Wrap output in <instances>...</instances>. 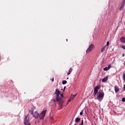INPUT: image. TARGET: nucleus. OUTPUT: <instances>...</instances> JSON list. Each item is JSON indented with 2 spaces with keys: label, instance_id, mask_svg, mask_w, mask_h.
I'll return each instance as SVG.
<instances>
[{
  "label": "nucleus",
  "instance_id": "obj_16",
  "mask_svg": "<svg viewBox=\"0 0 125 125\" xmlns=\"http://www.w3.org/2000/svg\"><path fill=\"white\" fill-rule=\"evenodd\" d=\"M108 70H109V68H108V67H105L104 68V71H108Z\"/></svg>",
  "mask_w": 125,
  "mask_h": 125
},
{
  "label": "nucleus",
  "instance_id": "obj_24",
  "mask_svg": "<svg viewBox=\"0 0 125 125\" xmlns=\"http://www.w3.org/2000/svg\"><path fill=\"white\" fill-rule=\"evenodd\" d=\"M71 100H72L70 98L68 100V103H69V102H71Z\"/></svg>",
  "mask_w": 125,
  "mask_h": 125
},
{
  "label": "nucleus",
  "instance_id": "obj_8",
  "mask_svg": "<svg viewBox=\"0 0 125 125\" xmlns=\"http://www.w3.org/2000/svg\"><path fill=\"white\" fill-rule=\"evenodd\" d=\"M120 41L121 42H122V43H125V37H122L121 39H120Z\"/></svg>",
  "mask_w": 125,
  "mask_h": 125
},
{
  "label": "nucleus",
  "instance_id": "obj_9",
  "mask_svg": "<svg viewBox=\"0 0 125 125\" xmlns=\"http://www.w3.org/2000/svg\"><path fill=\"white\" fill-rule=\"evenodd\" d=\"M114 89H115V92L116 93L119 92V89L118 86H115L114 87Z\"/></svg>",
  "mask_w": 125,
  "mask_h": 125
},
{
  "label": "nucleus",
  "instance_id": "obj_19",
  "mask_svg": "<svg viewBox=\"0 0 125 125\" xmlns=\"http://www.w3.org/2000/svg\"><path fill=\"white\" fill-rule=\"evenodd\" d=\"M70 98L71 99V100H73L75 98V97L72 95L70 97Z\"/></svg>",
  "mask_w": 125,
  "mask_h": 125
},
{
  "label": "nucleus",
  "instance_id": "obj_1",
  "mask_svg": "<svg viewBox=\"0 0 125 125\" xmlns=\"http://www.w3.org/2000/svg\"><path fill=\"white\" fill-rule=\"evenodd\" d=\"M55 94L57 95L56 100L59 102L58 104L60 107H62L64 101L62 100L63 98V94H60V91L58 89H56Z\"/></svg>",
  "mask_w": 125,
  "mask_h": 125
},
{
  "label": "nucleus",
  "instance_id": "obj_28",
  "mask_svg": "<svg viewBox=\"0 0 125 125\" xmlns=\"http://www.w3.org/2000/svg\"><path fill=\"white\" fill-rule=\"evenodd\" d=\"M83 114V111H81V112H80V115H81V116H82Z\"/></svg>",
  "mask_w": 125,
  "mask_h": 125
},
{
  "label": "nucleus",
  "instance_id": "obj_7",
  "mask_svg": "<svg viewBox=\"0 0 125 125\" xmlns=\"http://www.w3.org/2000/svg\"><path fill=\"white\" fill-rule=\"evenodd\" d=\"M25 121L27 122L29 121V114H27L26 116H25L24 120V123H25Z\"/></svg>",
  "mask_w": 125,
  "mask_h": 125
},
{
  "label": "nucleus",
  "instance_id": "obj_29",
  "mask_svg": "<svg viewBox=\"0 0 125 125\" xmlns=\"http://www.w3.org/2000/svg\"><path fill=\"white\" fill-rule=\"evenodd\" d=\"M73 96H74V97H76V96H77V94H75V95H72Z\"/></svg>",
  "mask_w": 125,
  "mask_h": 125
},
{
  "label": "nucleus",
  "instance_id": "obj_22",
  "mask_svg": "<svg viewBox=\"0 0 125 125\" xmlns=\"http://www.w3.org/2000/svg\"><path fill=\"white\" fill-rule=\"evenodd\" d=\"M122 102H125V97L122 98Z\"/></svg>",
  "mask_w": 125,
  "mask_h": 125
},
{
  "label": "nucleus",
  "instance_id": "obj_12",
  "mask_svg": "<svg viewBox=\"0 0 125 125\" xmlns=\"http://www.w3.org/2000/svg\"><path fill=\"white\" fill-rule=\"evenodd\" d=\"M75 123H79V122H81V118H76L75 120Z\"/></svg>",
  "mask_w": 125,
  "mask_h": 125
},
{
  "label": "nucleus",
  "instance_id": "obj_21",
  "mask_svg": "<svg viewBox=\"0 0 125 125\" xmlns=\"http://www.w3.org/2000/svg\"><path fill=\"white\" fill-rule=\"evenodd\" d=\"M111 67H112V65L109 64V65H108L107 68H108V69H110V68H111Z\"/></svg>",
  "mask_w": 125,
  "mask_h": 125
},
{
  "label": "nucleus",
  "instance_id": "obj_32",
  "mask_svg": "<svg viewBox=\"0 0 125 125\" xmlns=\"http://www.w3.org/2000/svg\"><path fill=\"white\" fill-rule=\"evenodd\" d=\"M125 56V54H123V57H124V56Z\"/></svg>",
  "mask_w": 125,
  "mask_h": 125
},
{
  "label": "nucleus",
  "instance_id": "obj_26",
  "mask_svg": "<svg viewBox=\"0 0 125 125\" xmlns=\"http://www.w3.org/2000/svg\"><path fill=\"white\" fill-rule=\"evenodd\" d=\"M80 125H83V120H82Z\"/></svg>",
  "mask_w": 125,
  "mask_h": 125
},
{
  "label": "nucleus",
  "instance_id": "obj_10",
  "mask_svg": "<svg viewBox=\"0 0 125 125\" xmlns=\"http://www.w3.org/2000/svg\"><path fill=\"white\" fill-rule=\"evenodd\" d=\"M107 47V45H104L103 48L101 50V52H104V51H105V49H106V48Z\"/></svg>",
  "mask_w": 125,
  "mask_h": 125
},
{
  "label": "nucleus",
  "instance_id": "obj_11",
  "mask_svg": "<svg viewBox=\"0 0 125 125\" xmlns=\"http://www.w3.org/2000/svg\"><path fill=\"white\" fill-rule=\"evenodd\" d=\"M107 80H108V76H106V77L102 79V82L103 83H104V82H106V81H107Z\"/></svg>",
  "mask_w": 125,
  "mask_h": 125
},
{
  "label": "nucleus",
  "instance_id": "obj_17",
  "mask_svg": "<svg viewBox=\"0 0 125 125\" xmlns=\"http://www.w3.org/2000/svg\"><path fill=\"white\" fill-rule=\"evenodd\" d=\"M62 84H66V83H67V81L63 80V81H62Z\"/></svg>",
  "mask_w": 125,
  "mask_h": 125
},
{
  "label": "nucleus",
  "instance_id": "obj_2",
  "mask_svg": "<svg viewBox=\"0 0 125 125\" xmlns=\"http://www.w3.org/2000/svg\"><path fill=\"white\" fill-rule=\"evenodd\" d=\"M35 109H36V107L33 106L32 108H31L30 110H29V112L31 115H33V116L34 118H35V119H38V118H39V114L38 113V111H35L34 113V110H35Z\"/></svg>",
  "mask_w": 125,
  "mask_h": 125
},
{
  "label": "nucleus",
  "instance_id": "obj_34",
  "mask_svg": "<svg viewBox=\"0 0 125 125\" xmlns=\"http://www.w3.org/2000/svg\"><path fill=\"white\" fill-rule=\"evenodd\" d=\"M65 88H66V87H64V90H65Z\"/></svg>",
  "mask_w": 125,
  "mask_h": 125
},
{
  "label": "nucleus",
  "instance_id": "obj_35",
  "mask_svg": "<svg viewBox=\"0 0 125 125\" xmlns=\"http://www.w3.org/2000/svg\"><path fill=\"white\" fill-rule=\"evenodd\" d=\"M66 42H68V39H66Z\"/></svg>",
  "mask_w": 125,
  "mask_h": 125
},
{
  "label": "nucleus",
  "instance_id": "obj_4",
  "mask_svg": "<svg viewBox=\"0 0 125 125\" xmlns=\"http://www.w3.org/2000/svg\"><path fill=\"white\" fill-rule=\"evenodd\" d=\"M104 92H100L97 98L99 101H102L104 98Z\"/></svg>",
  "mask_w": 125,
  "mask_h": 125
},
{
  "label": "nucleus",
  "instance_id": "obj_15",
  "mask_svg": "<svg viewBox=\"0 0 125 125\" xmlns=\"http://www.w3.org/2000/svg\"><path fill=\"white\" fill-rule=\"evenodd\" d=\"M125 7V5H123L122 4L120 8V10H123V9H124V8Z\"/></svg>",
  "mask_w": 125,
  "mask_h": 125
},
{
  "label": "nucleus",
  "instance_id": "obj_6",
  "mask_svg": "<svg viewBox=\"0 0 125 125\" xmlns=\"http://www.w3.org/2000/svg\"><path fill=\"white\" fill-rule=\"evenodd\" d=\"M100 88H101V85H98L94 88V92L95 95H96V94H97V93H98V90L100 89Z\"/></svg>",
  "mask_w": 125,
  "mask_h": 125
},
{
  "label": "nucleus",
  "instance_id": "obj_5",
  "mask_svg": "<svg viewBox=\"0 0 125 125\" xmlns=\"http://www.w3.org/2000/svg\"><path fill=\"white\" fill-rule=\"evenodd\" d=\"M93 48H94V44L91 43L89 45V47L86 50V53H89V52H91V51H92V49H93Z\"/></svg>",
  "mask_w": 125,
  "mask_h": 125
},
{
  "label": "nucleus",
  "instance_id": "obj_18",
  "mask_svg": "<svg viewBox=\"0 0 125 125\" xmlns=\"http://www.w3.org/2000/svg\"><path fill=\"white\" fill-rule=\"evenodd\" d=\"M123 80L125 83V73L123 74Z\"/></svg>",
  "mask_w": 125,
  "mask_h": 125
},
{
  "label": "nucleus",
  "instance_id": "obj_36",
  "mask_svg": "<svg viewBox=\"0 0 125 125\" xmlns=\"http://www.w3.org/2000/svg\"><path fill=\"white\" fill-rule=\"evenodd\" d=\"M74 125H77V124H75Z\"/></svg>",
  "mask_w": 125,
  "mask_h": 125
},
{
  "label": "nucleus",
  "instance_id": "obj_3",
  "mask_svg": "<svg viewBox=\"0 0 125 125\" xmlns=\"http://www.w3.org/2000/svg\"><path fill=\"white\" fill-rule=\"evenodd\" d=\"M46 112H47V110H43L39 115V118L40 120H43L44 119V117H45V114H46Z\"/></svg>",
  "mask_w": 125,
  "mask_h": 125
},
{
  "label": "nucleus",
  "instance_id": "obj_23",
  "mask_svg": "<svg viewBox=\"0 0 125 125\" xmlns=\"http://www.w3.org/2000/svg\"><path fill=\"white\" fill-rule=\"evenodd\" d=\"M122 4H123V5H125V0H124Z\"/></svg>",
  "mask_w": 125,
  "mask_h": 125
},
{
  "label": "nucleus",
  "instance_id": "obj_20",
  "mask_svg": "<svg viewBox=\"0 0 125 125\" xmlns=\"http://www.w3.org/2000/svg\"><path fill=\"white\" fill-rule=\"evenodd\" d=\"M109 43H110V42H106V45H106V46H108Z\"/></svg>",
  "mask_w": 125,
  "mask_h": 125
},
{
  "label": "nucleus",
  "instance_id": "obj_37",
  "mask_svg": "<svg viewBox=\"0 0 125 125\" xmlns=\"http://www.w3.org/2000/svg\"><path fill=\"white\" fill-rule=\"evenodd\" d=\"M124 65H125V63H124Z\"/></svg>",
  "mask_w": 125,
  "mask_h": 125
},
{
  "label": "nucleus",
  "instance_id": "obj_25",
  "mask_svg": "<svg viewBox=\"0 0 125 125\" xmlns=\"http://www.w3.org/2000/svg\"><path fill=\"white\" fill-rule=\"evenodd\" d=\"M50 121H53V117H50Z\"/></svg>",
  "mask_w": 125,
  "mask_h": 125
},
{
  "label": "nucleus",
  "instance_id": "obj_33",
  "mask_svg": "<svg viewBox=\"0 0 125 125\" xmlns=\"http://www.w3.org/2000/svg\"><path fill=\"white\" fill-rule=\"evenodd\" d=\"M66 104H67V105H68V104H69V103H68V101H67Z\"/></svg>",
  "mask_w": 125,
  "mask_h": 125
},
{
  "label": "nucleus",
  "instance_id": "obj_31",
  "mask_svg": "<svg viewBox=\"0 0 125 125\" xmlns=\"http://www.w3.org/2000/svg\"><path fill=\"white\" fill-rule=\"evenodd\" d=\"M52 81V82H54V78H53Z\"/></svg>",
  "mask_w": 125,
  "mask_h": 125
},
{
  "label": "nucleus",
  "instance_id": "obj_38",
  "mask_svg": "<svg viewBox=\"0 0 125 125\" xmlns=\"http://www.w3.org/2000/svg\"><path fill=\"white\" fill-rule=\"evenodd\" d=\"M69 79L68 78H67V79Z\"/></svg>",
  "mask_w": 125,
  "mask_h": 125
},
{
  "label": "nucleus",
  "instance_id": "obj_13",
  "mask_svg": "<svg viewBox=\"0 0 125 125\" xmlns=\"http://www.w3.org/2000/svg\"><path fill=\"white\" fill-rule=\"evenodd\" d=\"M72 71H73V69H72V67H70L69 68L68 72L67 73V75H70L71 74V73H72Z\"/></svg>",
  "mask_w": 125,
  "mask_h": 125
},
{
  "label": "nucleus",
  "instance_id": "obj_27",
  "mask_svg": "<svg viewBox=\"0 0 125 125\" xmlns=\"http://www.w3.org/2000/svg\"><path fill=\"white\" fill-rule=\"evenodd\" d=\"M122 48H123V49H125V46L122 45Z\"/></svg>",
  "mask_w": 125,
  "mask_h": 125
},
{
  "label": "nucleus",
  "instance_id": "obj_30",
  "mask_svg": "<svg viewBox=\"0 0 125 125\" xmlns=\"http://www.w3.org/2000/svg\"><path fill=\"white\" fill-rule=\"evenodd\" d=\"M124 90H125V84H124Z\"/></svg>",
  "mask_w": 125,
  "mask_h": 125
},
{
  "label": "nucleus",
  "instance_id": "obj_14",
  "mask_svg": "<svg viewBox=\"0 0 125 125\" xmlns=\"http://www.w3.org/2000/svg\"><path fill=\"white\" fill-rule=\"evenodd\" d=\"M24 124L25 125H31V123H30V121H26L24 122Z\"/></svg>",
  "mask_w": 125,
  "mask_h": 125
}]
</instances>
